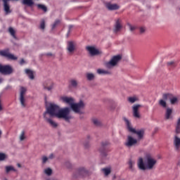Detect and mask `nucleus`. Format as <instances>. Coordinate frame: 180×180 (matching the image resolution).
<instances>
[{"instance_id":"1","label":"nucleus","mask_w":180,"mask_h":180,"mask_svg":"<svg viewBox=\"0 0 180 180\" xmlns=\"http://www.w3.org/2000/svg\"><path fill=\"white\" fill-rule=\"evenodd\" d=\"M70 110L68 108H65L60 110V106L51 103L46 107V110L44 112V117L50 115V117H57L58 119H64L65 122H70L71 116H70Z\"/></svg>"},{"instance_id":"2","label":"nucleus","mask_w":180,"mask_h":180,"mask_svg":"<svg viewBox=\"0 0 180 180\" xmlns=\"http://www.w3.org/2000/svg\"><path fill=\"white\" fill-rule=\"evenodd\" d=\"M156 164L157 160L154 159L150 153L146 155L145 159L139 158L137 161V167L141 171H151L154 169Z\"/></svg>"},{"instance_id":"3","label":"nucleus","mask_w":180,"mask_h":180,"mask_svg":"<svg viewBox=\"0 0 180 180\" xmlns=\"http://www.w3.org/2000/svg\"><path fill=\"white\" fill-rule=\"evenodd\" d=\"M60 99L64 102V103L70 105L71 109L75 112V113H79L81 112V109H84V107L85 106V104L82 101H80L77 103H74V98L72 97L63 96Z\"/></svg>"},{"instance_id":"4","label":"nucleus","mask_w":180,"mask_h":180,"mask_svg":"<svg viewBox=\"0 0 180 180\" xmlns=\"http://www.w3.org/2000/svg\"><path fill=\"white\" fill-rule=\"evenodd\" d=\"M91 175V172L84 167H79L73 173V178H86Z\"/></svg>"},{"instance_id":"5","label":"nucleus","mask_w":180,"mask_h":180,"mask_svg":"<svg viewBox=\"0 0 180 180\" xmlns=\"http://www.w3.org/2000/svg\"><path fill=\"white\" fill-rule=\"evenodd\" d=\"M124 120L127 126L129 131H130L131 133H134V134L137 135L138 140H142V139L144 137V129L136 130V129L131 128L129 120L124 118Z\"/></svg>"},{"instance_id":"6","label":"nucleus","mask_w":180,"mask_h":180,"mask_svg":"<svg viewBox=\"0 0 180 180\" xmlns=\"http://www.w3.org/2000/svg\"><path fill=\"white\" fill-rule=\"evenodd\" d=\"M13 72V68L9 65H4L0 63V73L3 75H11Z\"/></svg>"},{"instance_id":"7","label":"nucleus","mask_w":180,"mask_h":180,"mask_svg":"<svg viewBox=\"0 0 180 180\" xmlns=\"http://www.w3.org/2000/svg\"><path fill=\"white\" fill-rule=\"evenodd\" d=\"M0 56H1V57H6V58H8V60H13L14 61L18 60V57L9 53V49L8 48L0 51Z\"/></svg>"},{"instance_id":"8","label":"nucleus","mask_w":180,"mask_h":180,"mask_svg":"<svg viewBox=\"0 0 180 180\" xmlns=\"http://www.w3.org/2000/svg\"><path fill=\"white\" fill-rule=\"evenodd\" d=\"M121 60H122V56L120 55L115 56L111 58V60L109 62H108L105 64V65L107 68H111V67H115V65H116L117 63H119V61H120Z\"/></svg>"},{"instance_id":"9","label":"nucleus","mask_w":180,"mask_h":180,"mask_svg":"<svg viewBox=\"0 0 180 180\" xmlns=\"http://www.w3.org/2000/svg\"><path fill=\"white\" fill-rule=\"evenodd\" d=\"M25 94H26V88L21 87L20 94V102L22 108H26V103H25Z\"/></svg>"},{"instance_id":"10","label":"nucleus","mask_w":180,"mask_h":180,"mask_svg":"<svg viewBox=\"0 0 180 180\" xmlns=\"http://www.w3.org/2000/svg\"><path fill=\"white\" fill-rule=\"evenodd\" d=\"M141 108V105L140 104H136L134 105L132 107V110H133V116L134 117H136L137 119H140V112H139V109Z\"/></svg>"},{"instance_id":"11","label":"nucleus","mask_w":180,"mask_h":180,"mask_svg":"<svg viewBox=\"0 0 180 180\" xmlns=\"http://www.w3.org/2000/svg\"><path fill=\"white\" fill-rule=\"evenodd\" d=\"M137 144V139H135L131 136H128L127 142L125 143L127 147H133V146H136Z\"/></svg>"},{"instance_id":"12","label":"nucleus","mask_w":180,"mask_h":180,"mask_svg":"<svg viewBox=\"0 0 180 180\" xmlns=\"http://www.w3.org/2000/svg\"><path fill=\"white\" fill-rule=\"evenodd\" d=\"M67 50L70 54H72L75 51V42L72 41H68Z\"/></svg>"},{"instance_id":"13","label":"nucleus","mask_w":180,"mask_h":180,"mask_svg":"<svg viewBox=\"0 0 180 180\" xmlns=\"http://www.w3.org/2000/svg\"><path fill=\"white\" fill-rule=\"evenodd\" d=\"M86 50L89 51L90 56H98L99 54V50L96 49L94 46H86Z\"/></svg>"},{"instance_id":"14","label":"nucleus","mask_w":180,"mask_h":180,"mask_svg":"<svg viewBox=\"0 0 180 180\" xmlns=\"http://www.w3.org/2000/svg\"><path fill=\"white\" fill-rule=\"evenodd\" d=\"M44 89H47V91H51L53 88H54V83L51 80H46L44 83Z\"/></svg>"},{"instance_id":"15","label":"nucleus","mask_w":180,"mask_h":180,"mask_svg":"<svg viewBox=\"0 0 180 180\" xmlns=\"http://www.w3.org/2000/svg\"><path fill=\"white\" fill-rule=\"evenodd\" d=\"M122 27H123V26H122V20L120 18H118L115 21L114 33H117V32H120V29H122Z\"/></svg>"},{"instance_id":"16","label":"nucleus","mask_w":180,"mask_h":180,"mask_svg":"<svg viewBox=\"0 0 180 180\" xmlns=\"http://www.w3.org/2000/svg\"><path fill=\"white\" fill-rule=\"evenodd\" d=\"M105 6L107 9H108V11H117V9L120 8L117 4H112L110 3H107L105 4Z\"/></svg>"},{"instance_id":"17","label":"nucleus","mask_w":180,"mask_h":180,"mask_svg":"<svg viewBox=\"0 0 180 180\" xmlns=\"http://www.w3.org/2000/svg\"><path fill=\"white\" fill-rule=\"evenodd\" d=\"M174 145L177 151L179 150L180 147V138L178 136H174Z\"/></svg>"},{"instance_id":"18","label":"nucleus","mask_w":180,"mask_h":180,"mask_svg":"<svg viewBox=\"0 0 180 180\" xmlns=\"http://www.w3.org/2000/svg\"><path fill=\"white\" fill-rule=\"evenodd\" d=\"M106 146H109L108 141L102 142V148L103 150H100V153H101V155H103V157H106V155H108V154L105 151V147H106Z\"/></svg>"},{"instance_id":"19","label":"nucleus","mask_w":180,"mask_h":180,"mask_svg":"<svg viewBox=\"0 0 180 180\" xmlns=\"http://www.w3.org/2000/svg\"><path fill=\"white\" fill-rule=\"evenodd\" d=\"M44 119H45L46 122L49 123L52 127L56 128L57 127V126H58V124L56 122L53 121V120H51V118H48L47 117H44Z\"/></svg>"},{"instance_id":"20","label":"nucleus","mask_w":180,"mask_h":180,"mask_svg":"<svg viewBox=\"0 0 180 180\" xmlns=\"http://www.w3.org/2000/svg\"><path fill=\"white\" fill-rule=\"evenodd\" d=\"M25 72L27 75L28 78H30V79H34V74L32 70L25 69Z\"/></svg>"},{"instance_id":"21","label":"nucleus","mask_w":180,"mask_h":180,"mask_svg":"<svg viewBox=\"0 0 180 180\" xmlns=\"http://www.w3.org/2000/svg\"><path fill=\"white\" fill-rule=\"evenodd\" d=\"M4 9L6 12V15L11 13L12 12V11H11V6H9V4L8 3H4Z\"/></svg>"},{"instance_id":"22","label":"nucleus","mask_w":180,"mask_h":180,"mask_svg":"<svg viewBox=\"0 0 180 180\" xmlns=\"http://www.w3.org/2000/svg\"><path fill=\"white\" fill-rule=\"evenodd\" d=\"M22 5H27V6H33V5H34L33 0H22Z\"/></svg>"},{"instance_id":"23","label":"nucleus","mask_w":180,"mask_h":180,"mask_svg":"<svg viewBox=\"0 0 180 180\" xmlns=\"http://www.w3.org/2000/svg\"><path fill=\"white\" fill-rule=\"evenodd\" d=\"M97 73H98L99 75H106L110 74V72H109L108 70H105L103 69H98Z\"/></svg>"},{"instance_id":"24","label":"nucleus","mask_w":180,"mask_h":180,"mask_svg":"<svg viewBox=\"0 0 180 180\" xmlns=\"http://www.w3.org/2000/svg\"><path fill=\"white\" fill-rule=\"evenodd\" d=\"M11 171H13V172H16V169H15V167H13V166H6V174H9V172H11Z\"/></svg>"},{"instance_id":"25","label":"nucleus","mask_w":180,"mask_h":180,"mask_svg":"<svg viewBox=\"0 0 180 180\" xmlns=\"http://www.w3.org/2000/svg\"><path fill=\"white\" fill-rule=\"evenodd\" d=\"M101 171L103 172L105 176H108V175H110V172H112L110 168H103Z\"/></svg>"},{"instance_id":"26","label":"nucleus","mask_w":180,"mask_h":180,"mask_svg":"<svg viewBox=\"0 0 180 180\" xmlns=\"http://www.w3.org/2000/svg\"><path fill=\"white\" fill-rule=\"evenodd\" d=\"M44 174H46V175L48 176H50L53 174V169H51L50 167L46 168L44 169Z\"/></svg>"},{"instance_id":"27","label":"nucleus","mask_w":180,"mask_h":180,"mask_svg":"<svg viewBox=\"0 0 180 180\" xmlns=\"http://www.w3.org/2000/svg\"><path fill=\"white\" fill-rule=\"evenodd\" d=\"M176 134H180V117L177 120L176 126Z\"/></svg>"},{"instance_id":"28","label":"nucleus","mask_w":180,"mask_h":180,"mask_svg":"<svg viewBox=\"0 0 180 180\" xmlns=\"http://www.w3.org/2000/svg\"><path fill=\"white\" fill-rule=\"evenodd\" d=\"M70 85L73 88H77V86H78V82L75 79H71L70 80Z\"/></svg>"},{"instance_id":"29","label":"nucleus","mask_w":180,"mask_h":180,"mask_svg":"<svg viewBox=\"0 0 180 180\" xmlns=\"http://www.w3.org/2000/svg\"><path fill=\"white\" fill-rule=\"evenodd\" d=\"M171 115H172V110L170 108H167L166 111V115H165L166 119L167 120L169 119Z\"/></svg>"},{"instance_id":"30","label":"nucleus","mask_w":180,"mask_h":180,"mask_svg":"<svg viewBox=\"0 0 180 180\" xmlns=\"http://www.w3.org/2000/svg\"><path fill=\"white\" fill-rule=\"evenodd\" d=\"M40 29H41V30H44V29H46V20H44V19L41 20Z\"/></svg>"},{"instance_id":"31","label":"nucleus","mask_w":180,"mask_h":180,"mask_svg":"<svg viewBox=\"0 0 180 180\" xmlns=\"http://www.w3.org/2000/svg\"><path fill=\"white\" fill-rule=\"evenodd\" d=\"M8 32L10 33V34H11V36L14 38V39H16V35L15 34V30H13L12 28V27H10L8 28Z\"/></svg>"},{"instance_id":"32","label":"nucleus","mask_w":180,"mask_h":180,"mask_svg":"<svg viewBox=\"0 0 180 180\" xmlns=\"http://www.w3.org/2000/svg\"><path fill=\"white\" fill-rule=\"evenodd\" d=\"M86 78L88 81H92V79L95 78V75H94V73H86Z\"/></svg>"},{"instance_id":"33","label":"nucleus","mask_w":180,"mask_h":180,"mask_svg":"<svg viewBox=\"0 0 180 180\" xmlns=\"http://www.w3.org/2000/svg\"><path fill=\"white\" fill-rule=\"evenodd\" d=\"M169 100L172 105H175V103L178 102V98L176 97H174V96L170 97Z\"/></svg>"},{"instance_id":"34","label":"nucleus","mask_w":180,"mask_h":180,"mask_svg":"<svg viewBox=\"0 0 180 180\" xmlns=\"http://www.w3.org/2000/svg\"><path fill=\"white\" fill-rule=\"evenodd\" d=\"M37 8L41 9L44 12H47V7L43 4H37Z\"/></svg>"},{"instance_id":"35","label":"nucleus","mask_w":180,"mask_h":180,"mask_svg":"<svg viewBox=\"0 0 180 180\" xmlns=\"http://www.w3.org/2000/svg\"><path fill=\"white\" fill-rule=\"evenodd\" d=\"M170 98H172V94H165L162 95V98L164 99V101L170 99Z\"/></svg>"},{"instance_id":"36","label":"nucleus","mask_w":180,"mask_h":180,"mask_svg":"<svg viewBox=\"0 0 180 180\" xmlns=\"http://www.w3.org/2000/svg\"><path fill=\"white\" fill-rule=\"evenodd\" d=\"M93 123H94V124H95V126H98V127L102 126V122L100 120H98V119H94Z\"/></svg>"},{"instance_id":"37","label":"nucleus","mask_w":180,"mask_h":180,"mask_svg":"<svg viewBox=\"0 0 180 180\" xmlns=\"http://www.w3.org/2000/svg\"><path fill=\"white\" fill-rule=\"evenodd\" d=\"M134 164H135L134 161L131 160V159H130L128 162L129 168L131 171H133V165H134Z\"/></svg>"},{"instance_id":"38","label":"nucleus","mask_w":180,"mask_h":180,"mask_svg":"<svg viewBox=\"0 0 180 180\" xmlns=\"http://www.w3.org/2000/svg\"><path fill=\"white\" fill-rule=\"evenodd\" d=\"M60 20H56L54 23L52 25V30L56 29L58 25H60Z\"/></svg>"},{"instance_id":"39","label":"nucleus","mask_w":180,"mask_h":180,"mask_svg":"<svg viewBox=\"0 0 180 180\" xmlns=\"http://www.w3.org/2000/svg\"><path fill=\"white\" fill-rule=\"evenodd\" d=\"M159 105L162 106V108H167V102L164 100H160Z\"/></svg>"},{"instance_id":"40","label":"nucleus","mask_w":180,"mask_h":180,"mask_svg":"<svg viewBox=\"0 0 180 180\" xmlns=\"http://www.w3.org/2000/svg\"><path fill=\"white\" fill-rule=\"evenodd\" d=\"M127 26H129L130 32H134V30L137 29L136 26H133L131 25V24L129 22L127 23Z\"/></svg>"},{"instance_id":"41","label":"nucleus","mask_w":180,"mask_h":180,"mask_svg":"<svg viewBox=\"0 0 180 180\" xmlns=\"http://www.w3.org/2000/svg\"><path fill=\"white\" fill-rule=\"evenodd\" d=\"M6 158V155L5 153H0V161H4Z\"/></svg>"},{"instance_id":"42","label":"nucleus","mask_w":180,"mask_h":180,"mask_svg":"<svg viewBox=\"0 0 180 180\" xmlns=\"http://www.w3.org/2000/svg\"><path fill=\"white\" fill-rule=\"evenodd\" d=\"M25 131H22L21 132L20 136V140L21 141H23V140H25Z\"/></svg>"},{"instance_id":"43","label":"nucleus","mask_w":180,"mask_h":180,"mask_svg":"<svg viewBox=\"0 0 180 180\" xmlns=\"http://www.w3.org/2000/svg\"><path fill=\"white\" fill-rule=\"evenodd\" d=\"M129 102H130V103H134V102H136V98L135 97H129L128 98Z\"/></svg>"},{"instance_id":"44","label":"nucleus","mask_w":180,"mask_h":180,"mask_svg":"<svg viewBox=\"0 0 180 180\" xmlns=\"http://www.w3.org/2000/svg\"><path fill=\"white\" fill-rule=\"evenodd\" d=\"M65 165L67 168H72V165L70 162H66Z\"/></svg>"},{"instance_id":"45","label":"nucleus","mask_w":180,"mask_h":180,"mask_svg":"<svg viewBox=\"0 0 180 180\" xmlns=\"http://www.w3.org/2000/svg\"><path fill=\"white\" fill-rule=\"evenodd\" d=\"M49 160L48 157L44 156L42 158V164H46V162H47V160Z\"/></svg>"},{"instance_id":"46","label":"nucleus","mask_w":180,"mask_h":180,"mask_svg":"<svg viewBox=\"0 0 180 180\" xmlns=\"http://www.w3.org/2000/svg\"><path fill=\"white\" fill-rule=\"evenodd\" d=\"M139 32H140L141 34L144 33V32H146V28L143 27H141L139 28Z\"/></svg>"},{"instance_id":"47","label":"nucleus","mask_w":180,"mask_h":180,"mask_svg":"<svg viewBox=\"0 0 180 180\" xmlns=\"http://www.w3.org/2000/svg\"><path fill=\"white\" fill-rule=\"evenodd\" d=\"M4 110V106H2V101L0 99V112H2Z\"/></svg>"},{"instance_id":"48","label":"nucleus","mask_w":180,"mask_h":180,"mask_svg":"<svg viewBox=\"0 0 180 180\" xmlns=\"http://www.w3.org/2000/svg\"><path fill=\"white\" fill-rule=\"evenodd\" d=\"M26 62L25 61V59L22 58L20 61V65H23Z\"/></svg>"},{"instance_id":"49","label":"nucleus","mask_w":180,"mask_h":180,"mask_svg":"<svg viewBox=\"0 0 180 180\" xmlns=\"http://www.w3.org/2000/svg\"><path fill=\"white\" fill-rule=\"evenodd\" d=\"M174 64H175V63L174 61H170L167 63V65L171 66V65H174Z\"/></svg>"},{"instance_id":"50","label":"nucleus","mask_w":180,"mask_h":180,"mask_svg":"<svg viewBox=\"0 0 180 180\" xmlns=\"http://www.w3.org/2000/svg\"><path fill=\"white\" fill-rule=\"evenodd\" d=\"M49 158L51 160H53V158H54V155L53 153H51L50 155H49Z\"/></svg>"},{"instance_id":"51","label":"nucleus","mask_w":180,"mask_h":180,"mask_svg":"<svg viewBox=\"0 0 180 180\" xmlns=\"http://www.w3.org/2000/svg\"><path fill=\"white\" fill-rule=\"evenodd\" d=\"M17 167H18V168H22V165H20V163H18Z\"/></svg>"},{"instance_id":"52","label":"nucleus","mask_w":180,"mask_h":180,"mask_svg":"<svg viewBox=\"0 0 180 180\" xmlns=\"http://www.w3.org/2000/svg\"><path fill=\"white\" fill-rule=\"evenodd\" d=\"M46 56H53V53H46Z\"/></svg>"},{"instance_id":"53","label":"nucleus","mask_w":180,"mask_h":180,"mask_svg":"<svg viewBox=\"0 0 180 180\" xmlns=\"http://www.w3.org/2000/svg\"><path fill=\"white\" fill-rule=\"evenodd\" d=\"M84 147H85L86 148H88V143H85V144H84Z\"/></svg>"},{"instance_id":"54","label":"nucleus","mask_w":180,"mask_h":180,"mask_svg":"<svg viewBox=\"0 0 180 180\" xmlns=\"http://www.w3.org/2000/svg\"><path fill=\"white\" fill-rule=\"evenodd\" d=\"M3 81H4V79L0 77V84H1V82H2Z\"/></svg>"},{"instance_id":"55","label":"nucleus","mask_w":180,"mask_h":180,"mask_svg":"<svg viewBox=\"0 0 180 180\" xmlns=\"http://www.w3.org/2000/svg\"><path fill=\"white\" fill-rule=\"evenodd\" d=\"M72 27V25H70V26H69L70 30H71Z\"/></svg>"},{"instance_id":"56","label":"nucleus","mask_w":180,"mask_h":180,"mask_svg":"<svg viewBox=\"0 0 180 180\" xmlns=\"http://www.w3.org/2000/svg\"><path fill=\"white\" fill-rule=\"evenodd\" d=\"M2 136V131L0 130V137Z\"/></svg>"},{"instance_id":"57","label":"nucleus","mask_w":180,"mask_h":180,"mask_svg":"<svg viewBox=\"0 0 180 180\" xmlns=\"http://www.w3.org/2000/svg\"><path fill=\"white\" fill-rule=\"evenodd\" d=\"M46 180H54V179L51 178V179H47Z\"/></svg>"},{"instance_id":"58","label":"nucleus","mask_w":180,"mask_h":180,"mask_svg":"<svg viewBox=\"0 0 180 180\" xmlns=\"http://www.w3.org/2000/svg\"><path fill=\"white\" fill-rule=\"evenodd\" d=\"M115 178H116V176H113V179H115Z\"/></svg>"}]
</instances>
